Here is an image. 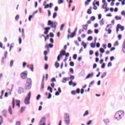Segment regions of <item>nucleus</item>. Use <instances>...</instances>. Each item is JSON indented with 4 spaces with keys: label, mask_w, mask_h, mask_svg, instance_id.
<instances>
[{
    "label": "nucleus",
    "mask_w": 125,
    "mask_h": 125,
    "mask_svg": "<svg viewBox=\"0 0 125 125\" xmlns=\"http://www.w3.org/2000/svg\"><path fill=\"white\" fill-rule=\"evenodd\" d=\"M124 112L118 111L116 113L115 115V119H116V120L119 121V120H121V119H122V117H124Z\"/></svg>",
    "instance_id": "1"
},
{
    "label": "nucleus",
    "mask_w": 125,
    "mask_h": 125,
    "mask_svg": "<svg viewBox=\"0 0 125 125\" xmlns=\"http://www.w3.org/2000/svg\"><path fill=\"white\" fill-rule=\"evenodd\" d=\"M57 25V23L54 22L53 21H51L49 20L48 21V25L51 26V28H54L55 30H56V26Z\"/></svg>",
    "instance_id": "2"
},
{
    "label": "nucleus",
    "mask_w": 125,
    "mask_h": 125,
    "mask_svg": "<svg viewBox=\"0 0 125 125\" xmlns=\"http://www.w3.org/2000/svg\"><path fill=\"white\" fill-rule=\"evenodd\" d=\"M30 98H31V92L28 93V94L24 100L25 104H30Z\"/></svg>",
    "instance_id": "3"
},
{
    "label": "nucleus",
    "mask_w": 125,
    "mask_h": 125,
    "mask_svg": "<svg viewBox=\"0 0 125 125\" xmlns=\"http://www.w3.org/2000/svg\"><path fill=\"white\" fill-rule=\"evenodd\" d=\"M21 77L23 80H25L28 78V71H25L21 74Z\"/></svg>",
    "instance_id": "4"
},
{
    "label": "nucleus",
    "mask_w": 125,
    "mask_h": 125,
    "mask_svg": "<svg viewBox=\"0 0 125 125\" xmlns=\"http://www.w3.org/2000/svg\"><path fill=\"white\" fill-rule=\"evenodd\" d=\"M66 54V51L64 50H62L60 52V54L57 57L58 61H60V58L62 57V55H65Z\"/></svg>",
    "instance_id": "5"
},
{
    "label": "nucleus",
    "mask_w": 125,
    "mask_h": 125,
    "mask_svg": "<svg viewBox=\"0 0 125 125\" xmlns=\"http://www.w3.org/2000/svg\"><path fill=\"white\" fill-rule=\"evenodd\" d=\"M40 125H45V117H43L41 119Z\"/></svg>",
    "instance_id": "6"
},
{
    "label": "nucleus",
    "mask_w": 125,
    "mask_h": 125,
    "mask_svg": "<svg viewBox=\"0 0 125 125\" xmlns=\"http://www.w3.org/2000/svg\"><path fill=\"white\" fill-rule=\"evenodd\" d=\"M25 89H26L27 90L31 89V87H32V84L25 83Z\"/></svg>",
    "instance_id": "7"
},
{
    "label": "nucleus",
    "mask_w": 125,
    "mask_h": 125,
    "mask_svg": "<svg viewBox=\"0 0 125 125\" xmlns=\"http://www.w3.org/2000/svg\"><path fill=\"white\" fill-rule=\"evenodd\" d=\"M44 81V76L43 77L42 82L41 83V89H43V88L44 87V82H43Z\"/></svg>",
    "instance_id": "8"
},
{
    "label": "nucleus",
    "mask_w": 125,
    "mask_h": 125,
    "mask_svg": "<svg viewBox=\"0 0 125 125\" xmlns=\"http://www.w3.org/2000/svg\"><path fill=\"white\" fill-rule=\"evenodd\" d=\"M110 26H111V24H108L105 29V30L106 31V32H108V34H111V33H112V30L110 29H111V27L109 28L108 29H107V28H108V27H110Z\"/></svg>",
    "instance_id": "9"
},
{
    "label": "nucleus",
    "mask_w": 125,
    "mask_h": 125,
    "mask_svg": "<svg viewBox=\"0 0 125 125\" xmlns=\"http://www.w3.org/2000/svg\"><path fill=\"white\" fill-rule=\"evenodd\" d=\"M64 122L67 125H69L70 124V118H64Z\"/></svg>",
    "instance_id": "10"
},
{
    "label": "nucleus",
    "mask_w": 125,
    "mask_h": 125,
    "mask_svg": "<svg viewBox=\"0 0 125 125\" xmlns=\"http://www.w3.org/2000/svg\"><path fill=\"white\" fill-rule=\"evenodd\" d=\"M45 31L44 32V35H47V34H48V32H49V30H50V27H45L44 28Z\"/></svg>",
    "instance_id": "11"
},
{
    "label": "nucleus",
    "mask_w": 125,
    "mask_h": 125,
    "mask_svg": "<svg viewBox=\"0 0 125 125\" xmlns=\"http://www.w3.org/2000/svg\"><path fill=\"white\" fill-rule=\"evenodd\" d=\"M52 6H53V4H52V3H50L49 5L48 4H46L44 7V8L46 9V8H48V7H50V8H51Z\"/></svg>",
    "instance_id": "12"
},
{
    "label": "nucleus",
    "mask_w": 125,
    "mask_h": 125,
    "mask_svg": "<svg viewBox=\"0 0 125 125\" xmlns=\"http://www.w3.org/2000/svg\"><path fill=\"white\" fill-rule=\"evenodd\" d=\"M26 83L28 84H32V79L30 78H27Z\"/></svg>",
    "instance_id": "13"
},
{
    "label": "nucleus",
    "mask_w": 125,
    "mask_h": 125,
    "mask_svg": "<svg viewBox=\"0 0 125 125\" xmlns=\"http://www.w3.org/2000/svg\"><path fill=\"white\" fill-rule=\"evenodd\" d=\"M45 48H47V49H48V48H52L53 47V44H49L48 45H46L45 46Z\"/></svg>",
    "instance_id": "14"
},
{
    "label": "nucleus",
    "mask_w": 125,
    "mask_h": 125,
    "mask_svg": "<svg viewBox=\"0 0 125 125\" xmlns=\"http://www.w3.org/2000/svg\"><path fill=\"white\" fill-rule=\"evenodd\" d=\"M76 33H77V31H75L74 32L71 34L70 38H71V39H73V38L76 36Z\"/></svg>",
    "instance_id": "15"
},
{
    "label": "nucleus",
    "mask_w": 125,
    "mask_h": 125,
    "mask_svg": "<svg viewBox=\"0 0 125 125\" xmlns=\"http://www.w3.org/2000/svg\"><path fill=\"white\" fill-rule=\"evenodd\" d=\"M118 28L121 29V31H123L125 29V27L124 26H121V24H118Z\"/></svg>",
    "instance_id": "16"
},
{
    "label": "nucleus",
    "mask_w": 125,
    "mask_h": 125,
    "mask_svg": "<svg viewBox=\"0 0 125 125\" xmlns=\"http://www.w3.org/2000/svg\"><path fill=\"white\" fill-rule=\"evenodd\" d=\"M16 105L20 108V101L16 100Z\"/></svg>",
    "instance_id": "17"
},
{
    "label": "nucleus",
    "mask_w": 125,
    "mask_h": 125,
    "mask_svg": "<svg viewBox=\"0 0 125 125\" xmlns=\"http://www.w3.org/2000/svg\"><path fill=\"white\" fill-rule=\"evenodd\" d=\"M116 20H122V17L121 16H116L115 17Z\"/></svg>",
    "instance_id": "18"
},
{
    "label": "nucleus",
    "mask_w": 125,
    "mask_h": 125,
    "mask_svg": "<svg viewBox=\"0 0 125 125\" xmlns=\"http://www.w3.org/2000/svg\"><path fill=\"white\" fill-rule=\"evenodd\" d=\"M87 27H88V25H87V24L83 25V30H85L86 31V30H87Z\"/></svg>",
    "instance_id": "19"
},
{
    "label": "nucleus",
    "mask_w": 125,
    "mask_h": 125,
    "mask_svg": "<svg viewBox=\"0 0 125 125\" xmlns=\"http://www.w3.org/2000/svg\"><path fill=\"white\" fill-rule=\"evenodd\" d=\"M12 105H13V108H14L15 106V99H14V98H13L12 99Z\"/></svg>",
    "instance_id": "20"
},
{
    "label": "nucleus",
    "mask_w": 125,
    "mask_h": 125,
    "mask_svg": "<svg viewBox=\"0 0 125 125\" xmlns=\"http://www.w3.org/2000/svg\"><path fill=\"white\" fill-rule=\"evenodd\" d=\"M33 16H35V13H33L32 15L29 16L28 18L29 21H31V20H32V18H33Z\"/></svg>",
    "instance_id": "21"
},
{
    "label": "nucleus",
    "mask_w": 125,
    "mask_h": 125,
    "mask_svg": "<svg viewBox=\"0 0 125 125\" xmlns=\"http://www.w3.org/2000/svg\"><path fill=\"white\" fill-rule=\"evenodd\" d=\"M104 19H102L100 21V24L101 26H102V25H104Z\"/></svg>",
    "instance_id": "22"
},
{
    "label": "nucleus",
    "mask_w": 125,
    "mask_h": 125,
    "mask_svg": "<svg viewBox=\"0 0 125 125\" xmlns=\"http://www.w3.org/2000/svg\"><path fill=\"white\" fill-rule=\"evenodd\" d=\"M88 114H89L88 110H86L83 116V117H85V116H88Z\"/></svg>",
    "instance_id": "23"
},
{
    "label": "nucleus",
    "mask_w": 125,
    "mask_h": 125,
    "mask_svg": "<svg viewBox=\"0 0 125 125\" xmlns=\"http://www.w3.org/2000/svg\"><path fill=\"white\" fill-rule=\"evenodd\" d=\"M93 76V73L92 74H89L86 77V79H89L90 77H92Z\"/></svg>",
    "instance_id": "24"
},
{
    "label": "nucleus",
    "mask_w": 125,
    "mask_h": 125,
    "mask_svg": "<svg viewBox=\"0 0 125 125\" xmlns=\"http://www.w3.org/2000/svg\"><path fill=\"white\" fill-rule=\"evenodd\" d=\"M82 44L84 47V48H86V43H85L83 41Z\"/></svg>",
    "instance_id": "25"
},
{
    "label": "nucleus",
    "mask_w": 125,
    "mask_h": 125,
    "mask_svg": "<svg viewBox=\"0 0 125 125\" xmlns=\"http://www.w3.org/2000/svg\"><path fill=\"white\" fill-rule=\"evenodd\" d=\"M55 66L56 67V68H59V66H60V65L59 64V63L57 62H56L55 63Z\"/></svg>",
    "instance_id": "26"
},
{
    "label": "nucleus",
    "mask_w": 125,
    "mask_h": 125,
    "mask_svg": "<svg viewBox=\"0 0 125 125\" xmlns=\"http://www.w3.org/2000/svg\"><path fill=\"white\" fill-rule=\"evenodd\" d=\"M91 0H86L85 2V5H88L89 4V2L91 1Z\"/></svg>",
    "instance_id": "27"
},
{
    "label": "nucleus",
    "mask_w": 125,
    "mask_h": 125,
    "mask_svg": "<svg viewBox=\"0 0 125 125\" xmlns=\"http://www.w3.org/2000/svg\"><path fill=\"white\" fill-rule=\"evenodd\" d=\"M107 6H108V4L107 3H104L103 5V8H105Z\"/></svg>",
    "instance_id": "28"
},
{
    "label": "nucleus",
    "mask_w": 125,
    "mask_h": 125,
    "mask_svg": "<svg viewBox=\"0 0 125 125\" xmlns=\"http://www.w3.org/2000/svg\"><path fill=\"white\" fill-rule=\"evenodd\" d=\"M9 113H10L11 115H12V109L11 108V106L9 107Z\"/></svg>",
    "instance_id": "29"
},
{
    "label": "nucleus",
    "mask_w": 125,
    "mask_h": 125,
    "mask_svg": "<svg viewBox=\"0 0 125 125\" xmlns=\"http://www.w3.org/2000/svg\"><path fill=\"white\" fill-rule=\"evenodd\" d=\"M100 52H101V53H104V52H105V50H104V49H103V48H101L100 49Z\"/></svg>",
    "instance_id": "30"
},
{
    "label": "nucleus",
    "mask_w": 125,
    "mask_h": 125,
    "mask_svg": "<svg viewBox=\"0 0 125 125\" xmlns=\"http://www.w3.org/2000/svg\"><path fill=\"white\" fill-rule=\"evenodd\" d=\"M104 122L105 123V124H106L107 125V124H109V119H105L104 120Z\"/></svg>",
    "instance_id": "31"
},
{
    "label": "nucleus",
    "mask_w": 125,
    "mask_h": 125,
    "mask_svg": "<svg viewBox=\"0 0 125 125\" xmlns=\"http://www.w3.org/2000/svg\"><path fill=\"white\" fill-rule=\"evenodd\" d=\"M93 5L94 6L93 9H94L95 10H97V6H96V5H95V3H93Z\"/></svg>",
    "instance_id": "32"
},
{
    "label": "nucleus",
    "mask_w": 125,
    "mask_h": 125,
    "mask_svg": "<svg viewBox=\"0 0 125 125\" xmlns=\"http://www.w3.org/2000/svg\"><path fill=\"white\" fill-rule=\"evenodd\" d=\"M90 46L91 47H92V48H94V47H95V45L94 44V43L93 42L91 43L90 44Z\"/></svg>",
    "instance_id": "33"
},
{
    "label": "nucleus",
    "mask_w": 125,
    "mask_h": 125,
    "mask_svg": "<svg viewBox=\"0 0 125 125\" xmlns=\"http://www.w3.org/2000/svg\"><path fill=\"white\" fill-rule=\"evenodd\" d=\"M47 90H50V92L52 93V88H51V87L49 86L48 87Z\"/></svg>",
    "instance_id": "34"
},
{
    "label": "nucleus",
    "mask_w": 125,
    "mask_h": 125,
    "mask_svg": "<svg viewBox=\"0 0 125 125\" xmlns=\"http://www.w3.org/2000/svg\"><path fill=\"white\" fill-rule=\"evenodd\" d=\"M106 74H107V73H106V72L104 73L102 75V76H101L102 79H103V78H104V77H105Z\"/></svg>",
    "instance_id": "35"
},
{
    "label": "nucleus",
    "mask_w": 125,
    "mask_h": 125,
    "mask_svg": "<svg viewBox=\"0 0 125 125\" xmlns=\"http://www.w3.org/2000/svg\"><path fill=\"white\" fill-rule=\"evenodd\" d=\"M3 120L2 119V116H0V124H2Z\"/></svg>",
    "instance_id": "36"
},
{
    "label": "nucleus",
    "mask_w": 125,
    "mask_h": 125,
    "mask_svg": "<svg viewBox=\"0 0 125 125\" xmlns=\"http://www.w3.org/2000/svg\"><path fill=\"white\" fill-rule=\"evenodd\" d=\"M20 17V16H19V15H17L16 17H15V20H16V21H18V19H19Z\"/></svg>",
    "instance_id": "37"
},
{
    "label": "nucleus",
    "mask_w": 125,
    "mask_h": 125,
    "mask_svg": "<svg viewBox=\"0 0 125 125\" xmlns=\"http://www.w3.org/2000/svg\"><path fill=\"white\" fill-rule=\"evenodd\" d=\"M77 93H78V94H80V92H81V90L80 89V88H78L77 89H76V91H75Z\"/></svg>",
    "instance_id": "38"
},
{
    "label": "nucleus",
    "mask_w": 125,
    "mask_h": 125,
    "mask_svg": "<svg viewBox=\"0 0 125 125\" xmlns=\"http://www.w3.org/2000/svg\"><path fill=\"white\" fill-rule=\"evenodd\" d=\"M51 82H52V83H54L56 82V79H55V78H52L51 80Z\"/></svg>",
    "instance_id": "39"
},
{
    "label": "nucleus",
    "mask_w": 125,
    "mask_h": 125,
    "mask_svg": "<svg viewBox=\"0 0 125 125\" xmlns=\"http://www.w3.org/2000/svg\"><path fill=\"white\" fill-rule=\"evenodd\" d=\"M64 26H65V24H62L61 25V29H60L61 31H63V28H64Z\"/></svg>",
    "instance_id": "40"
},
{
    "label": "nucleus",
    "mask_w": 125,
    "mask_h": 125,
    "mask_svg": "<svg viewBox=\"0 0 125 125\" xmlns=\"http://www.w3.org/2000/svg\"><path fill=\"white\" fill-rule=\"evenodd\" d=\"M14 47V44L12 43L11 44L10 47V51L11 50V48H13Z\"/></svg>",
    "instance_id": "41"
},
{
    "label": "nucleus",
    "mask_w": 125,
    "mask_h": 125,
    "mask_svg": "<svg viewBox=\"0 0 125 125\" xmlns=\"http://www.w3.org/2000/svg\"><path fill=\"white\" fill-rule=\"evenodd\" d=\"M58 2L59 4H61V3H63V0H58Z\"/></svg>",
    "instance_id": "42"
},
{
    "label": "nucleus",
    "mask_w": 125,
    "mask_h": 125,
    "mask_svg": "<svg viewBox=\"0 0 125 125\" xmlns=\"http://www.w3.org/2000/svg\"><path fill=\"white\" fill-rule=\"evenodd\" d=\"M90 20L91 21H94V20H95V17L94 16H92L91 18H90Z\"/></svg>",
    "instance_id": "43"
},
{
    "label": "nucleus",
    "mask_w": 125,
    "mask_h": 125,
    "mask_svg": "<svg viewBox=\"0 0 125 125\" xmlns=\"http://www.w3.org/2000/svg\"><path fill=\"white\" fill-rule=\"evenodd\" d=\"M87 13L88 14H91V9H88V10L87 11Z\"/></svg>",
    "instance_id": "44"
},
{
    "label": "nucleus",
    "mask_w": 125,
    "mask_h": 125,
    "mask_svg": "<svg viewBox=\"0 0 125 125\" xmlns=\"http://www.w3.org/2000/svg\"><path fill=\"white\" fill-rule=\"evenodd\" d=\"M119 45V42L118 41H116L114 43V46H117Z\"/></svg>",
    "instance_id": "45"
},
{
    "label": "nucleus",
    "mask_w": 125,
    "mask_h": 125,
    "mask_svg": "<svg viewBox=\"0 0 125 125\" xmlns=\"http://www.w3.org/2000/svg\"><path fill=\"white\" fill-rule=\"evenodd\" d=\"M57 16V13H54L53 16V18H55Z\"/></svg>",
    "instance_id": "46"
},
{
    "label": "nucleus",
    "mask_w": 125,
    "mask_h": 125,
    "mask_svg": "<svg viewBox=\"0 0 125 125\" xmlns=\"http://www.w3.org/2000/svg\"><path fill=\"white\" fill-rule=\"evenodd\" d=\"M19 42L20 44H21V43H22V39H21V37L19 38Z\"/></svg>",
    "instance_id": "47"
},
{
    "label": "nucleus",
    "mask_w": 125,
    "mask_h": 125,
    "mask_svg": "<svg viewBox=\"0 0 125 125\" xmlns=\"http://www.w3.org/2000/svg\"><path fill=\"white\" fill-rule=\"evenodd\" d=\"M13 63H14L13 61H10V67H13Z\"/></svg>",
    "instance_id": "48"
},
{
    "label": "nucleus",
    "mask_w": 125,
    "mask_h": 125,
    "mask_svg": "<svg viewBox=\"0 0 125 125\" xmlns=\"http://www.w3.org/2000/svg\"><path fill=\"white\" fill-rule=\"evenodd\" d=\"M69 65H70V66H71V67H74V62H70Z\"/></svg>",
    "instance_id": "49"
},
{
    "label": "nucleus",
    "mask_w": 125,
    "mask_h": 125,
    "mask_svg": "<svg viewBox=\"0 0 125 125\" xmlns=\"http://www.w3.org/2000/svg\"><path fill=\"white\" fill-rule=\"evenodd\" d=\"M26 65H27V63H26L25 62H23L22 63L23 68H25L26 67Z\"/></svg>",
    "instance_id": "50"
},
{
    "label": "nucleus",
    "mask_w": 125,
    "mask_h": 125,
    "mask_svg": "<svg viewBox=\"0 0 125 125\" xmlns=\"http://www.w3.org/2000/svg\"><path fill=\"white\" fill-rule=\"evenodd\" d=\"M23 92V90L22 89H19L18 91V93L21 94V93H22Z\"/></svg>",
    "instance_id": "51"
},
{
    "label": "nucleus",
    "mask_w": 125,
    "mask_h": 125,
    "mask_svg": "<svg viewBox=\"0 0 125 125\" xmlns=\"http://www.w3.org/2000/svg\"><path fill=\"white\" fill-rule=\"evenodd\" d=\"M44 69L45 70H47L48 69V64H45Z\"/></svg>",
    "instance_id": "52"
},
{
    "label": "nucleus",
    "mask_w": 125,
    "mask_h": 125,
    "mask_svg": "<svg viewBox=\"0 0 125 125\" xmlns=\"http://www.w3.org/2000/svg\"><path fill=\"white\" fill-rule=\"evenodd\" d=\"M77 54H74L73 56V58L74 60H76V59H77Z\"/></svg>",
    "instance_id": "53"
},
{
    "label": "nucleus",
    "mask_w": 125,
    "mask_h": 125,
    "mask_svg": "<svg viewBox=\"0 0 125 125\" xmlns=\"http://www.w3.org/2000/svg\"><path fill=\"white\" fill-rule=\"evenodd\" d=\"M118 40L120 41V40H122V35L121 34H119L118 36Z\"/></svg>",
    "instance_id": "54"
},
{
    "label": "nucleus",
    "mask_w": 125,
    "mask_h": 125,
    "mask_svg": "<svg viewBox=\"0 0 125 125\" xmlns=\"http://www.w3.org/2000/svg\"><path fill=\"white\" fill-rule=\"evenodd\" d=\"M70 78V80H71V81H73V80L75 79V76L73 75H71Z\"/></svg>",
    "instance_id": "55"
},
{
    "label": "nucleus",
    "mask_w": 125,
    "mask_h": 125,
    "mask_svg": "<svg viewBox=\"0 0 125 125\" xmlns=\"http://www.w3.org/2000/svg\"><path fill=\"white\" fill-rule=\"evenodd\" d=\"M69 71L71 73V74H74V69H73V68H70Z\"/></svg>",
    "instance_id": "56"
},
{
    "label": "nucleus",
    "mask_w": 125,
    "mask_h": 125,
    "mask_svg": "<svg viewBox=\"0 0 125 125\" xmlns=\"http://www.w3.org/2000/svg\"><path fill=\"white\" fill-rule=\"evenodd\" d=\"M87 34L88 35H89V34H92V31H91V30L89 29L87 31Z\"/></svg>",
    "instance_id": "57"
},
{
    "label": "nucleus",
    "mask_w": 125,
    "mask_h": 125,
    "mask_svg": "<svg viewBox=\"0 0 125 125\" xmlns=\"http://www.w3.org/2000/svg\"><path fill=\"white\" fill-rule=\"evenodd\" d=\"M66 82H67V79L66 78H63L62 80V83H65Z\"/></svg>",
    "instance_id": "58"
},
{
    "label": "nucleus",
    "mask_w": 125,
    "mask_h": 125,
    "mask_svg": "<svg viewBox=\"0 0 125 125\" xmlns=\"http://www.w3.org/2000/svg\"><path fill=\"white\" fill-rule=\"evenodd\" d=\"M88 41H92V36H89L88 38H87Z\"/></svg>",
    "instance_id": "59"
},
{
    "label": "nucleus",
    "mask_w": 125,
    "mask_h": 125,
    "mask_svg": "<svg viewBox=\"0 0 125 125\" xmlns=\"http://www.w3.org/2000/svg\"><path fill=\"white\" fill-rule=\"evenodd\" d=\"M104 9H105V11H104L105 12H107V11H109V8L108 7L104 8Z\"/></svg>",
    "instance_id": "60"
},
{
    "label": "nucleus",
    "mask_w": 125,
    "mask_h": 125,
    "mask_svg": "<svg viewBox=\"0 0 125 125\" xmlns=\"http://www.w3.org/2000/svg\"><path fill=\"white\" fill-rule=\"evenodd\" d=\"M89 54H90V55H92L93 54V51L90 50H89Z\"/></svg>",
    "instance_id": "61"
},
{
    "label": "nucleus",
    "mask_w": 125,
    "mask_h": 125,
    "mask_svg": "<svg viewBox=\"0 0 125 125\" xmlns=\"http://www.w3.org/2000/svg\"><path fill=\"white\" fill-rule=\"evenodd\" d=\"M91 123H92V121L91 120H90V121L87 123V125H91Z\"/></svg>",
    "instance_id": "62"
},
{
    "label": "nucleus",
    "mask_w": 125,
    "mask_h": 125,
    "mask_svg": "<svg viewBox=\"0 0 125 125\" xmlns=\"http://www.w3.org/2000/svg\"><path fill=\"white\" fill-rule=\"evenodd\" d=\"M76 93H77L76 91L73 90V91H71V94H73V95H75V94H76Z\"/></svg>",
    "instance_id": "63"
},
{
    "label": "nucleus",
    "mask_w": 125,
    "mask_h": 125,
    "mask_svg": "<svg viewBox=\"0 0 125 125\" xmlns=\"http://www.w3.org/2000/svg\"><path fill=\"white\" fill-rule=\"evenodd\" d=\"M94 32L95 34H98L99 31L98 30V29H95Z\"/></svg>",
    "instance_id": "64"
}]
</instances>
